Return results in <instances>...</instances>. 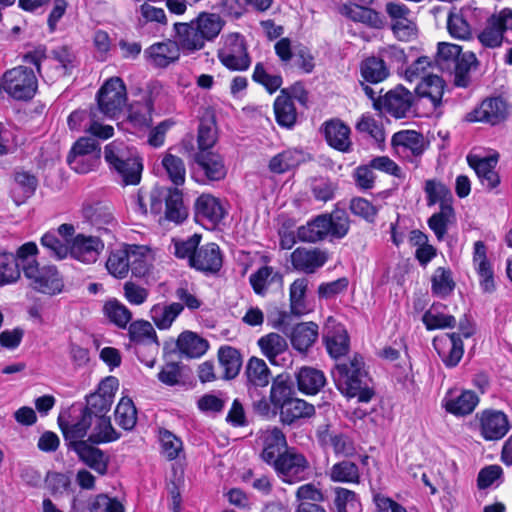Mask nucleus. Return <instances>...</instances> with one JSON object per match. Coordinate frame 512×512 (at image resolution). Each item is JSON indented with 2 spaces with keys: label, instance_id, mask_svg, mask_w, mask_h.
<instances>
[{
  "label": "nucleus",
  "instance_id": "1",
  "mask_svg": "<svg viewBox=\"0 0 512 512\" xmlns=\"http://www.w3.org/2000/svg\"><path fill=\"white\" fill-rule=\"evenodd\" d=\"M38 254L39 249L32 241L22 244L15 255L0 247V286L16 283L22 271L35 291L47 295L61 293L64 283L57 268L53 265L41 267L36 258Z\"/></svg>",
  "mask_w": 512,
  "mask_h": 512
},
{
  "label": "nucleus",
  "instance_id": "2",
  "mask_svg": "<svg viewBox=\"0 0 512 512\" xmlns=\"http://www.w3.org/2000/svg\"><path fill=\"white\" fill-rule=\"evenodd\" d=\"M331 375L336 388L347 398H357L359 402L367 403L374 396V390L368 385L370 378L365 370L364 358L358 353L347 361L337 362Z\"/></svg>",
  "mask_w": 512,
  "mask_h": 512
},
{
  "label": "nucleus",
  "instance_id": "3",
  "mask_svg": "<svg viewBox=\"0 0 512 512\" xmlns=\"http://www.w3.org/2000/svg\"><path fill=\"white\" fill-rule=\"evenodd\" d=\"M437 66L442 71L454 75V85L467 88L471 83V68H477L479 61L471 51H462V47L448 42H439L435 57Z\"/></svg>",
  "mask_w": 512,
  "mask_h": 512
},
{
  "label": "nucleus",
  "instance_id": "4",
  "mask_svg": "<svg viewBox=\"0 0 512 512\" xmlns=\"http://www.w3.org/2000/svg\"><path fill=\"white\" fill-rule=\"evenodd\" d=\"M104 159L112 172L120 178L122 185H137L140 183L143 164L137 151L120 141L106 145Z\"/></svg>",
  "mask_w": 512,
  "mask_h": 512
},
{
  "label": "nucleus",
  "instance_id": "5",
  "mask_svg": "<svg viewBox=\"0 0 512 512\" xmlns=\"http://www.w3.org/2000/svg\"><path fill=\"white\" fill-rule=\"evenodd\" d=\"M128 331L138 359L146 366L154 367L159 351V342L151 323L144 320L132 322Z\"/></svg>",
  "mask_w": 512,
  "mask_h": 512
},
{
  "label": "nucleus",
  "instance_id": "6",
  "mask_svg": "<svg viewBox=\"0 0 512 512\" xmlns=\"http://www.w3.org/2000/svg\"><path fill=\"white\" fill-rule=\"evenodd\" d=\"M4 92L18 101L31 100L38 89V79L33 69L19 65L2 75Z\"/></svg>",
  "mask_w": 512,
  "mask_h": 512
},
{
  "label": "nucleus",
  "instance_id": "7",
  "mask_svg": "<svg viewBox=\"0 0 512 512\" xmlns=\"http://www.w3.org/2000/svg\"><path fill=\"white\" fill-rule=\"evenodd\" d=\"M100 156L99 142L92 137H82L74 143L67 157V163L77 173L85 174L98 166Z\"/></svg>",
  "mask_w": 512,
  "mask_h": 512
},
{
  "label": "nucleus",
  "instance_id": "8",
  "mask_svg": "<svg viewBox=\"0 0 512 512\" xmlns=\"http://www.w3.org/2000/svg\"><path fill=\"white\" fill-rule=\"evenodd\" d=\"M274 52L283 67L290 65L293 57L295 58L294 66L303 74H311L316 67L315 56L311 49L299 43L293 50L292 41L288 37H283L274 44Z\"/></svg>",
  "mask_w": 512,
  "mask_h": 512
},
{
  "label": "nucleus",
  "instance_id": "9",
  "mask_svg": "<svg viewBox=\"0 0 512 512\" xmlns=\"http://www.w3.org/2000/svg\"><path fill=\"white\" fill-rule=\"evenodd\" d=\"M385 12L390 20L393 35L403 42H409L417 37L418 28L411 19L410 8L399 1H389L385 5Z\"/></svg>",
  "mask_w": 512,
  "mask_h": 512
},
{
  "label": "nucleus",
  "instance_id": "10",
  "mask_svg": "<svg viewBox=\"0 0 512 512\" xmlns=\"http://www.w3.org/2000/svg\"><path fill=\"white\" fill-rule=\"evenodd\" d=\"M278 478L287 484H296L309 478L310 463L304 454L290 449L273 466Z\"/></svg>",
  "mask_w": 512,
  "mask_h": 512
},
{
  "label": "nucleus",
  "instance_id": "11",
  "mask_svg": "<svg viewBox=\"0 0 512 512\" xmlns=\"http://www.w3.org/2000/svg\"><path fill=\"white\" fill-rule=\"evenodd\" d=\"M510 114V105L501 96L487 97L466 114L465 119L470 123H485L491 126L505 122Z\"/></svg>",
  "mask_w": 512,
  "mask_h": 512
},
{
  "label": "nucleus",
  "instance_id": "12",
  "mask_svg": "<svg viewBox=\"0 0 512 512\" xmlns=\"http://www.w3.org/2000/svg\"><path fill=\"white\" fill-rule=\"evenodd\" d=\"M476 426L485 441L501 440L510 430L508 416L501 410L487 408L475 414Z\"/></svg>",
  "mask_w": 512,
  "mask_h": 512
},
{
  "label": "nucleus",
  "instance_id": "13",
  "mask_svg": "<svg viewBox=\"0 0 512 512\" xmlns=\"http://www.w3.org/2000/svg\"><path fill=\"white\" fill-rule=\"evenodd\" d=\"M508 30H512V9L503 8L487 19L477 38L483 47L497 48L502 45L504 34Z\"/></svg>",
  "mask_w": 512,
  "mask_h": 512
},
{
  "label": "nucleus",
  "instance_id": "14",
  "mask_svg": "<svg viewBox=\"0 0 512 512\" xmlns=\"http://www.w3.org/2000/svg\"><path fill=\"white\" fill-rule=\"evenodd\" d=\"M126 102V87L119 77L110 78L97 93L98 109L107 117H115Z\"/></svg>",
  "mask_w": 512,
  "mask_h": 512
},
{
  "label": "nucleus",
  "instance_id": "15",
  "mask_svg": "<svg viewBox=\"0 0 512 512\" xmlns=\"http://www.w3.org/2000/svg\"><path fill=\"white\" fill-rule=\"evenodd\" d=\"M118 386L119 382L116 377H106L99 383L97 391L86 397V406L83 410L92 419L106 416L111 408Z\"/></svg>",
  "mask_w": 512,
  "mask_h": 512
},
{
  "label": "nucleus",
  "instance_id": "16",
  "mask_svg": "<svg viewBox=\"0 0 512 512\" xmlns=\"http://www.w3.org/2000/svg\"><path fill=\"white\" fill-rule=\"evenodd\" d=\"M415 97L402 84H398L393 89H390L383 96V99L375 101L374 109L378 111L385 110L389 115L396 119H401L407 116L413 106Z\"/></svg>",
  "mask_w": 512,
  "mask_h": 512
},
{
  "label": "nucleus",
  "instance_id": "17",
  "mask_svg": "<svg viewBox=\"0 0 512 512\" xmlns=\"http://www.w3.org/2000/svg\"><path fill=\"white\" fill-rule=\"evenodd\" d=\"M432 345L446 368L456 367L464 355L463 340L456 332L435 336Z\"/></svg>",
  "mask_w": 512,
  "mask_h": 512
},
{
  "label": "nucleus",
  "instance_id": "18",
  "mask_svg": "<svg viewBox=\"0 0 512 512\" xmlns=\"http://www.w3.org/2000/svg\"><path fill=\"white\" fill-rule=\"evenodd\" d=\"M321 131L329 147L341 153L352 151L351 129L340 118L326 120Z\"/></svg>",
  "mask_w": 512,
  "mask_h": 512
},
{
  "label": "nucleus",
  "instance_id": "19",
  "mask_svg": "<svg viewBox=\"0 0 512 512\" xmlns=\"http://www.w3.org/2000/svg\"><path fill=\"white\" fill-rule=\"evenodd\" d=\"M228 52L226 53V69L230 71H247L252 59L248 52L245 37L240 33H230L226 36Z\"/></svg>",
  "mask_w": 512,
  "mask_h": 512
},
{
  "label": "nucleus",
  "instance_id": "20",
  "mask_svg": "<svg viewBox=\"0 0 512 512\" xmlns=\"http://www.w3.org/2000/svg\"><path fill=\"white\" fill-rule=\"evenodd\" d=\"M104 249L99 236L77 234L70 243V255L86 264L95 263Z\"/></svg>",
  "mask_w": 512,
  "mask_h": 512
},
{
  "label": "nucleus",
  "instance_id": "21",
  "mask_svg": "<svg viewBox=\"0 0 512 512\" xmlns=\"http://www.w3.org/2000/svg\"><path fill=\"white\" fill-rule=\"evenodd\" d=\"M96 112L93 110H76L68 117V126L71 130L83 129L93 136L106 140L113 136L114 128L110 125H101L95 121Z\"/></svg>",
  "mask_w": 512,
  "mask_h": 512
},
{
  "label": "nucleus",
  "instance_id": "22",
  "mask_svg": "<svg viewBox=\"0 0 512 512\" xmlns=\"http://www.w3.org/2000/svg\"><path fill=\"white\" fill-rule=\"evenodd\" d=\"M328 254L320 248L297 247L290 255L293 268L306 274H313L328 261Z\"/></svg>",
  "mask_w": 512,
  "mask_h": 512
},
{
  "label": "nucleus",
  "instance_id": "23",
  "mask_svg": "<svg viewBox=\"0 0 512 512\" xmlns=\"http://www.w3.org/2000/svg\"><path fill=\"white\" fill-rule=\"evenodd\" d=\"M467 163L475 171L481 184L488 190H493L500 185L501 179L499 173L495 170L498 163L497 155L486 157L468 155Z\"/></svg>",
  "mask_w": 512,
  "mask_h": 512
},
{
  "label": "nucleus",
  "instance_id": "24",
  "mask_svg": "<svg viewBox=\"0 0 512 512\" xmlns=\"http://www.w3.org/2000/svg\"><path fill=\"white\" fill-rule=\"evenodd\" d=\"M473 265L479 276V284L483 292L493 293L496 290L494 270L487 257L486 244L479 240L474 243Z\"/></svg>",
  "mask_w": 512,
  "mask_h": 512
},
{
  "label": "nucleus",
  "instance_id": "25",
  "mask_svg": "<svg viewBox=\"0 0 512 512\" xmlns=\"http://www.w3.org/2000/svg\"><path fill=\"white\" fill-rule=\"evenodd\" d=\"M181 50L176 40H167L152 44L144 55L153 67L167 68L179 60Z\"/></svg>",
  "mask_w": 512,
  "mask_h": 512
},
{
  "label": "nucleus",
  "instance_id": "26",
  "mask_svg": "<svg viewBox=\"0 0 512 512\" xmlns=\"http://www.w3.org/2000/svg\"><path fill=\"white\" fill-rule=\"evenodd\" d=\"M391 146L398 153L409 152L413 157H421L428 143L421 132L416 130H400L393 134Z\"/></svg>",
  "mask_w": 512,
  "mask_h": 512
},
{
  "label": "nucleus",
  "instance_id": "27",
  "mask_svg": "<svg viewBox=\"0 0 512 512\" xmlns=\"http://www.w3.org/2000/svg\"><path fill=\"white\" fill-rule=\"evenodd\" d=\"M340 12L351 21L364 24L369 28L382 29L385 26L383 15L367 5L348 2L341 6Z\"/></svg>",
  "mask_w": 512,
  "mask_h": 512
},
{
  "label": "nucleus",
  "instance_id": "28",
  "mask_svg": "<svg viewBox=\"0 0 512 512\" xmlns=\"http://www.w3.org/2000/svg\"><path fill=\"white\" fill-rule=\"evenodd\" d=\"M88 442V440L75 442L72 450L77 454L80 461L89 468L100 475L107 474L110 462L109 455Z\"/></svg>",
  "mask_w": 512,
  "mask_h": 512
},
{
  "label": "nucleus",
  "instance_id": "29",
  "mask_svg": "<svg viewBox=\"0 0 512 512\" xmlns=\"http://www.w3.org/2000/svg\"><path fill=\"white\" fill-rule=\"evenodd\" d=\"M287 448V440L283 431L274 427L266 431L263 436V449L261 452V459L268 465L274 466L278 459L282 458L284 451H289Z\"/></svg>",
  "mask_w": 512,
  "mask_h": 512
},
{
  "label": "nucleus",
  "instance_id": "30",
  "mask_svg": "<svg viewBox=\"0 0 512 512\" xmlns=\"http://www.w3.org/2000/svg\"><path fill=\"white\" fill-rule=\"evenodd\" d=\"M222 255L219 246L208 243L197 249L190 258V266L204 272H217L222 266Z\"/></svg>",
  "mask_w": 512,
  "mask_h": 512
},
{
  "label": "nucleus",
  "instance_id": "31",
  "mask_svg": "<svg viewBox=\"0 0 512 512\" xmlns=\"http://www.w3.org/2000/svg\"><path fill=\"white\" fill-rule=\"evenodd\" d=\"M81 212L87 222L104 233L109 232L108 226L115 225V219L110 206L102 202L84 203Z\"/></svg>",
  "mask_w": 512,
  "mask_h": 512
},
{
  "label": "nucleus",
  "instance_id": "32",
  "mask_svg": "<svg viewBox=\"0 0 512 512\" xmlns=\"http://www.w3.org/2000/svg\"><path fill=\"white\" fill-rule=\"evenodd\" d=\"M298 390L305 395H316L326 385L324 372L320 369L303 366L295 374Z\"/></svg>",
  "mask_w": 512,
  "mask_h": 512
},
{
  "label": "nucleus",
  "instance_id": "33",
  "mask_svg": "<svg viewBox=\"0 0 512 512\" xmlns=\"http://www.w3.org/2000/svg\"><path fill=\"white\" fill-rule=\"evenodd\" d=\"M195 214L199 220L206 221L214 229L222 222L224 210L218 199L203 194L195 202Z\"/></svg>",
  "mask_w": 512,
  "mask_h": 512
},
{
  "label": "nucleus",
  "instance_id": "34",
  "mask_svg": "<svg viewBox=\"0 0 512 512\" xmlns=\"http://www.w3.org/2000/svg\"><path fill=\"white\" fill-rule=\"evenodd\" d=\"M174 31L175 40L184 51L195 52L205 46V41L195 25L194 20L186 23H175Z\"/></svg>",
  "mask_w": 512,
  "mask_h": 512
},
{
  "label": "nucleus",
  "instance_id": "35",
  "mask_svg": "<svg viewBox=\"0 0 512 512\" xmlns=\"http://www.w3.org/2000/svg\"><path fill=\"white\" fill-rule=\"evenodd\" d=\"M273 110L276 123L286 129H292L297 122V110L288 89H281L275 98Z\"/></svg>",
  "mask_w": 512,
  "mask_h": 512
},
{
  "label": "nucleus",
  "instance_id": "36",
  "mask_svg": "<svg viewBox=\"0 0 512 512\" xmlns=\"http://www.w3.org/2000/svg\"><path fill=\"white\" fill-rule=\"evenodd\" d=\"M278 409L281 423L289 426L315 415L314 405L300 398H292Z\"/></svg>",
  "mask_w": 512,
  "mask_h": 512
},
{
  "label": "nucleus",
  "instance_id": "37",
  "mask_svg": "<svg viewBox=\"0 0 512 512\" xmlns=\"http://www.w3.org/2000/svg\"><path fill=\"white\" fill-rule=\"evenodd\" d=\"M424 190L427 194L428 205L440 202V211L438 213H442L446 216V219L450 220V217L454 214V209L451 204L452 195L450 189L442 183H437L435 180L429 179L425 182Z\"/></svg>",
  "mask_w": 512,
  "mask_h": 512
},
{
  "label": "nucleus",
  "instance_id": "38",
  "mask_svg": "<svg viewBox=\"0 0 512 512\" xmlns=\"http://www.w3.org/2000/svg\"><path fill=\"white\" fill-rule=\"evenodd\" d=\"M327 477L333 483L359 485L361 483V472L358 464L343 459L334 463L326 472Z\"/></svg>",
  "mask_w": 512,
  "mask_h": 512
},
{
  "label": "nucleus",
  "instance_id": "39",
  "mask_svg": "<svg viewBox=\"0 0 512 512\" xmlns=\"http://www.w3.org/2000/svg\"><path fill=\"white\" fill-rule=\"evenodd\" d=\"M445 88L446 83L442 77L428 74L417 84L415 93L419 98L429 99L432 106L438 108L442 104Z\"/></svg>",
  "mask_w": 512,
  "mask_h": 512
},
{
  "label": "nucleus",
  "instance_id": "40",
  "mask_svg": "<svg viewBox=\"0 0 512 512\" xmlns=\"http://www.w3.org/2000/svg\"><path fill=\"white\" fill-rule=\"evenodd\" d=\"M330 221H328V214H320L302 225L297 230L298 240L301 242L316 243L325 239L329 232Z\"/></svg>",
  "mask_w": 512,
  "mask_h": 512
},
{
  "label": "nucleus",
  "instance_id": "41",
  "mask_svg": "<svg viewBox=\"0 0 512 512\" xmlns=\"http://www.w3.org/2000/svg\"><path fill=\"white\" fill-rule=\"evenodd\" d=\"M292 347L301 352H307L318 338V325L312 321L296 324L289 335Z\"/></svg>",
  "mask_w": 512,
  "mask_h": 512
},
{
  "label": "nucleus",
  "instance_id": "42",
  "mask_svg": "<svg viewBox=\"0 0 512 512\" xmlns=\"http://www.w3.org/2000/svg\"><path fill=\"white\" fill-rule=\"evenodd\" d=\"M362 80L368 84H378L385 81L390 71L386 62L376 56H369L363 59L359 66Z\"/></svg>",
  "mask_w": 512,
  "mask_h": 512
},
{
  "label": "nucleus",
  "instance_id": "43",
  "mask_svg": "<svg viewBox=\"0 0 512 512\" xmlns=\"http://www.w3.org/2000/svg\"><path fill=\"white\" fill-rule=\"evenodd\" d=\"M306 161V154L301 149L289 148L275 156L269 161V170L275 174H283L296 168Z\"/></svg>",
  "mask_w": 512,
  "mask_h": 512
},
{
  "label": "nucleus",
  "instance_id": "44",
  "mask_svg": "<svg viewBox=\"0 0 512 512\" xmlns=\"http://www.w3.org/2000/svg\"><path fill=\"white\" fill-rule=\"evenodd\" d=\"M93 424V419L82 410L80 417L73 423L64 422L59 418V426L66 441L69 442L68 447L73 449L75 442L84 441L83 438L87 435L89 428Z\"/></svg>",
  "mask_w": 512,
  "mask_h": 512
},
{
  "label": "nucleus",
  "instance_id": "45",
  "mask_svg": "<svg viewBox=\"0 0 512 512\" xmlns=\"http://www.w3.org/2000/svg\"><path fill=\"white\" fill-rule=\"evenodd\" d=\"M324 343L330 357L339 359L350 349V338L343 326H336L324 335Z\"/></svg>",
  "mask_w": 512,
  "mask_h": 512
},
{
  "label": "nucleus",
  "instance_id": "46",
  "mask_svg": "<svg viewBox=\"0 0 512 512\" xmlns=\"http://www.w3.org/2000/svg\"><path fill=\"white\" fill-rule=\"evenodd\" d=\"M479 403V397L473 390H463L458 396L446 399L444 408L447 413L454 416L471 414Z\"/></svg>",
  "mask_w": 512,
  "mask_h": 512
},
{
  "label": "nucleus",
  "instance_id": "47",
  "mask_svg": "<svg viewBox=\"0 0 512 512\" xmlns=\"http://www.w3.org/2000/svg\"><path fill=\"white\" fill-rule=\"evenodd\" d=\"M249 283L255 294L264 296L268 285L276 283L283 286V275L272 266L264 265L249 276Z\"/></svg>",
  "mask_w": 512,
  "mask_h": 512
},
{
  "label": "nucleus",
  "instance_id": "48",
  "mask_svg": "<svg viewBox=\"0 0 512 512\" xmlns=\"http://www.w3.org/2000/svg\"><path fill=\"white\" fill-rule=\"evenodd\" d=\"M176 345L180 354L187 358H199L209 347L207 340L191 331L182 332Z\"/></svg>",
  "mask_w": 512,
  "mask_h": 512
},
{
  "label": "nucleus",
  "instance_id": "49",
  "mask_svg": "<svg viewBox=\"0 0 512 512\" xmlns=\"http://www.w3.org/2000/svg\"><path fill=\"white\" fill-rule=\"evenodd\" d=\"M248 389L250 387H266L271 379V372L263 359L251 357L245 368Z\"/></svg>",
  "mask_w": 512,
  "mask_h": 512
},
{
  "label": "nucleus",
  "instance_id": "50",
  "mask_svg": "<svg viewBox=\"0 0 512 512\" xmlns=\"http://www.w3.org/2000/svg\"><path fill=\"white\" fill-rule=\"evenodd\" d=\"M293 393V384L288 373H281L273 378L269 398L275 409L291 400Z\"/></svg>",
  "mask_w": 512,
  "mask_h": 512
},
{
  "label": "nucleus",
  "instance_id": "51",
  "mask_svg": "<svg viewBox=\"0 0 512 512\" xmlns=\"http://www.w3.org/2000/svg\"><path fill=\"white\" fill-rule=\"evenodd\" d=\"M257 344L272 365L277 364L276 357L283 354L288 348L286 339L274 332L260 337Z\"/></svg>",
  "mask_w": 512,
  "mask_h": 512
},
{
  "label": "nucleus",
  "instance_id": "52",
  "mask_svg": "<svg viewBox=\"0 0 512 512\" xmlns=\"http://www.w3.org/2000/svg\"><path fill=\"white\" fill-rule=\"evenodd\" d=\"M40 245L47 257L53 260L60 261L70 255V243L61 240L55 231H48L43 234Z\"/></svg>",
  "mask_w": 512,
  "mask_h": 512
},
{
  "label": "nucleus",
  "instance_id": "53",
  "mask_svg": "<svg viewBox=\"0 0 512 512\" xmlns=\"http://www.w3.org/2000/svg\"><path fill=\"white\" fill-rule=\"evenodd\" d=\"M308 280L304 277L295 279L289 287L290 313L301 316L308 312L306 293Z\"/></svg>",
  "mask_w": 512,
  "mask_h": 512
},
{
  "label": "nucleus",
  "instance_id": "54",
  "mask_svg": "<svg viewBox=\"0 0 512 512\" xmlns=\"http://www.w3.org/2000/svg\"><path fill=\"white\" fill-rule=\"evenodd\" d=\"M456 283L448 267H438L431 277V292L434 296L447 298L452 294Z\"/></svg>",
  "mask_w": 512,
  "mask_h": 512
},
{
  "label": "nucleus",
  "instance_id": "55",
  "mask_svg": "<svg viewBox=\"0 0 512 512\" xmlns=\"http://www.w3.org/2000/svg\"><path fill=\"white\" fill-rule=\"evenodd\" d=\"M183 309L184 306L176 302L169 305L156 304L151 308L150 315L159 329H168Z\"/></svg>",
  "mask_w": 512,
  "mask_h": 512
},
{
  "label": "nucleus",
  "instance_id": "56",
  "mask_svg": "<svg viewBox=\"0 0 512 512\" xmlns=\"http://www.w3.org/2000/svg\"><path fill=\"white\" fill-rule=\"evenodd\" d=\"M38 180L35 175L26 171H17L14 174L12 193L17 204L30 198L36 191Z\"/></svg>",
  "mask_w": 512,
  "mask_h": 512
},
{
  "label": "nucleus",
  "instance_id": "57",
  "mask_svg": "<svg viewBox=\"0 0 512 512\" xmlns=\"http://www.w3.org/2000/svg\"><path fill=\"white\" fill-rule=\"evenodd\" d=\"M188 215L183 203L182 192L178 188H167L165 217L175 223L182 222Z\"/></svg>",
  "mask_w": 512,
  "mask_h": 512
},
{
  "label": "nucleus",
  "instance_id": "58",
  "mask_svg": "<svg viewBox=\"0 0 512 512\" xmlns=\"http://www.w3.org/2000/svg\"><path fill=\"white\" fill-rule=\"evenodd\" d=\"M194 23L205 42L215 39L223 27L220 15L215 13L202 12L194 19Z\"/></svg>",
  "mask_w": 512,
  "mask_h": 512
},
{
  "label": "nucleus",
  "instance_id": "59",
  "mask_svg": "<svg viewBox=\"0 0 512 512\" xmlns=\"http://www.w3.org/2000/svg\"><path fill=\"white\" fill-rule=\"evenodd\" d=\"M95 426L89 435L88 441L92 444L109 443L120 438V434L111 424L110 417H95Z\"/></svg>",
  "mask_w": 512,
  "mask_h": 512
},
{
  "label": "nucleus",
  "instance_id": "60",
  "mask_svg": "<svg viewBox=\"0 0 512 512\" xmlns=\"http://www.w3.org/2000/svg\"><path fill=\"white\" fill-rule=\"evenodd\" d=\"M333 492L336 512H361V502L355 491L338 486Z\"/></svg>",
  "mask_w": 512,
  "mask_h": 512
},
{
  "label": "nucleus",
  "instance_id": "61",
  "mask_svg": "<svg viewBox=\"0 0 512 512\" xmlns=\"http://www.w3.org/2000/svg\"><path fill=\"white\" fill-rule=\"evenodd\" d=\"M195 162L204 170L210 180H219L224 176L221 156L212 152H198L195 155Z\"/></svg>",
  "mask_w": 512,
  "mask_h": 512
},
{
  "label": "nucleus",
  "instance_id": "62",
  "mask_svg": "<svg viewBox=\"0 0 512 512\" xmlns=\"http://www.w3.org/2000/svg\"><path fill=\"white\" fill-rule=\"evenodd\" d=\"M161 164L175 186H181L185 182L186 167L183 160L173 154L167 153L162 158Z\"/></svg>",
  "mask_w": 512,
  "mask_h": 512
},
{
  "label": "nucleus",
  "instance_id": "63",
  "mask_svg": "<svg viewBox=\"0 0 512 512\" xmlns=\"http://www.w3.org/2000/svg\"><path fill=\"white\" fill-rule=\"evenodd\" d=\"M115 421L124 430H131L137 422V411L130 398H122L115 410Z\"/></svg>",
  "mask_w": 512,
  "mask_h": 512
},
{
  "label": "nucleus",
  "instance_id": "64",
  "mask_svg": "<svg viewBox=\"0 0 512 512\" xmlns=\"http://www.w3.org/2000/svg\"><path fill=\"white\" fill-rule=\"evenodd\" d=\"M129 249L112 251L106 261L108 272L116 278H125L129 272Z\"/></svg>",
  "mask_w": 512,
  "mask_h": 512
}]
</instances>
